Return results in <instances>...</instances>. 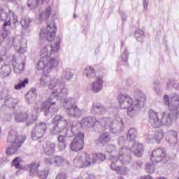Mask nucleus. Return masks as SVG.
<instances>
[{
	"label": "nucleus",
	"mask_w": 179,
	"mask_h": 179,
	"mask_svg": "<svg viewBox=\"0 0 179 179\" xmlns=\"http://www.w3.org/2000/svg\"><path fill=\"white\" fill-rule=\"evenodd\" d=\"M40 85L42 87L48 86L49 89L52 90L51 97H55L57 100H64L62 106L67 113V115L75 118L82 116L83 110H80L76 105V103L79 101V94H76L66 99L68 97L69 91L65 87V83L62 81V78H51L48 76H43L40 79Z\"/></svg>",
	"instance_id": "obj_1"
},
{
	"label": "nucleus",
	"mask_w": 179,
	"mask_h": 179,
	"mask_svg": "<svg viewBox=\"0 0 179 179\" xmlns=\"http://www.w3.org/2000/svg\"><path fill=\"white\" fill-rule=\"evenodd\" d=\"M80 125L81 128H92L95 132L109 131L115 135L121 134L124 131V122L120 116H116L114 120L110 117H103L99 120L94 117H86L80 120Z\"/></svg>",
	"instance_id": "obj_2"
},
{
	"label": "nucleus",
	"mask_w": 179,
	"mask_h": 179,
	"mask_svg": "<svg viewBox=\"0 0 179 179\" xmlns=\"http://www.w3.org/2000/svg\"><path fill=\"white\" fill-rule=\"evenodd\" d=\"M136 136H138V129L136 128L129 129L127 134V140L129 142L131 148L122 147L119 149V159L124 164L130 163L131 157H132L131 153H134L137 157H141L143 155L145 148L142 143L135 141Z\"/></svg>",
	"instance_id": "obj_3"
},
{
	"label": "nucleus",
	"mask_w": 179,
	"mask_h": 179,
	"mask_svg": "<svg viewBox=\"0 0 179 179\" xmlns=\"http://www.w3.org/2000/svg\"><path fill=\"white\" fill-rule=\"evenodd\" d=\"M136 100L134 101L132 98L127 94H120L117 100L121 108L127 109V114L130 118H134L138 111H141L142 107H145L146 95L140 90L135 92Z\"/></svg>",
	"instance_id": "obj_4"
},
{
	"label": "nucleus",
	"mask_w": 179,
	"mask_h": 179,
	"mask_svg": "<svg viewBox=\"0 0 179 179\" xmlns=\"http://www.w3.org/2000/svg\"><path fill=\"white\" fill-rule=\"evenodd\" d=\"M61 39H59L53 45H46L42 50H41V59L37 64L38 71H44L50 73L47 62H48V57L54 52H57L61 48Z\"/></svg>",
	"instance_id": "obj_5"
},
{
	"label": "nucleus",
	"mask_w": 179,
	"mask_h": 179,
	"mask_svg": "<svg viewBox=\"0 0 179 179\" xmlns=\"http://www.w3.org/2000/svg\"><path fill=\"white\" fill-rule=\"evenodd\" d=\"M26 141V135H17V132L15 130H11L7 137V142L11 145L6 149L8 156H12L17 152L19 148L23 145Z\"/></svg>",
	"instance_id": "obj_6"
},
{
	"label": "nucleus",
	"mask_w": 179,
	"mask_h": 179,
	"mask_svg": "<svg viewBox=\"0 0 179 179\" xmlns=\"http://www.w3.org/2000/svg\"><path fill=\"white\" fill-rule=\"evenodd\" d=\"M10 65H13L14 72L17 73V75H20L24 69V62L13 59L10 64H5L1 66L0 70V76L1 78L10 76L12 73V66Z\"/></svg>",
	"instance_id": "obj_7"
},
{
	"label": "nucleus",
	"mask_w": 179,
	"mask_h": 179,
	"mask_svg": "<svg viewBox=\"0 0 179 179\" xmlns=\"http://www.w3.org/2000/svg\"><path fill=\"white\" fill-rule=\"evenodd\" d=\"M52 123L53 126L50 127V134L53 136L64 134L69 124L65 117L61 115H57L52 120Z\"/></svg>",
	"instance_id": "obj_8"
},
{
	"label": "nucleus",
	"mask_w": 179,
	"mask_h": 179,
	"mask_svg": "<svg viewBox=\"0 0 179 179\" xmlns=\"http://www.w3.org/2000/svg\"><path fill=\"white\" fill-rule=\"evenodd\" d=\"M37 118H38V106H34L29 115L26 113H17L15 114L16 122H24V121H27V125H31L34 121H36Z\"/></svg>",
	"instance_id": "obj_9"
},
{
	"label": "nucleus",
	"mask_w": 179,
	"mask_h": 179,
	"mask_svg": "<svg viewBox=\"0 0 179 179\" xmlns=\"http://www.w3.org/2000/svg\"><path fill=\"white\" fill-rule=\"evenodd\" d=\"M74 166L78 169H85L89 167L94 161L92 159L90 155L87 154H78L73 162Z\"/></svg>",
	"instance_id": "obj_10"
},
{
	"label": "nucleus",
	"mask_w": 179,
	"mask_h": 179,
	"mask_svg": "<svg viewBox=\"0 0 179 179\" xmlns=\"http://www.w3.org/2000/svg\"><path fill=\"white\" fill-rule=\"evenodd\" d=\"M55 33H57V26L55 22H47V27L45 29L41 31V38H45L47 41H54L55 38Z\"/></svg>",
	"instance_id": "obj_11"
},
{
	"label": "nucleus",
	"mask_w": 179,
	"mask_h": 179,
	"mask_svg": "<svg viewBox=\"0 0 179 179\" xmlns=\"http://www.w3.org/2000/svg\"><path fill=\"white\" fill-rule=\"evenodd\" d=\"M132 160V157H131V160H130V163ZM110 162H111V164H110V169L111 170H113V171H115L117 173V174H120L122 176H127V174H128V173H129V170L128 169V168L125 167V166H118L117 164H115L116 163H118V162H121L122 164H129L130 163H127V164H124L122 163V161L120 160V151H118V157L117 156H113L110 158Z\"/></svg>",
	"instance_id": "obj_12"
},
{
	"label": "nucleus",
	"mask_w": 179,
	"mask_h": 179,
	"mask_svg": "<svg viewBox=\"0 0 179 179\" xmlns=\"http://www.w3.org/2000/svg\"><path fill=\"white\" fill-rule=\"evenodd\" d=\"M164 103L166 106H168L170 111L177 113L179 108V94L174 93L170 97H169V95H164Z\"/></svg>",
	"instance_id": "obj_13"
},
{
	"label": "nucleus",
	"mask_w": 179,
	"mask_h": 179,
	"mask_svg": "<svg viewBox=\"0 0 179 179\" xmlns=\"http://www.w3.org/2000/svg\"><path fill=\"white\" fill-rule=\"evenodd\" d=\"M48 128V126L45 122L36 124L31 131L32 139H34V141H37V139H41V138H43V136L45 135Z\"/></svg>",
	"instance_id": "obj_14"
},
{
	"label": "nucleus",
	"mask_w": 179,
	"mask_h": 179,
	"mask_svg": "<svg viewBox=\"0 0 179 179\" xmlns=\"http://www.w3.org/2000/svg\"><path fill=\"white\" fill-rule=\"evenodd\" d=\"M161 118L162 125H171L178 120L179 111L163 112Z\"/></svg>",
	"instance_id": "obj_15"
},
{
	"label": "nucleus",
	"mask_w": 179,
	"mask_h": 179,
	"mask_svg": "<svg viewBox=\"0 0 179 179\" xmlns=\"http://www.w3.org/2000/svg\"><path fill=\"white\" fill-rule=\"evenodd\" d=\"M0 100H4V104L8 108H13L17 104V101L10 94L9 90H3L0 95Z\"/></svg>",
	"instance_id": "obj_16"
},
{
	"label": "nucleus",
	"mask_w": 179,
	"mask_h": 179,
	"mask_svg": "<svg viewBox=\"0 0 179 179\" xmlns=\"http://www.w3.org/2000/svg\"><path fill=\"white\" fill-rule=\"evenodd\" d=\"M84 141L85 134L80 133L76 136L70 145V148L73 152H79V150H82V149H83Z\"/></svg>",
	"instance_id": "obj_17"
},
{
	"label": "nucleus",
	"mask_w": 179,
	"mask_h": 179,
	"mask_svg": "<svg viewBox=\"0 0 179 179\" xmlns=\"http://www.w3.org/2000/svg\"><path fill=\"white\" fill-rule=\"evenodd\" d=\"M111 104L104 106L100 103H94L90 109L91 114H93L94 115H103V114H106V113H107L108 109L111 108Z\"/></svg>",
	"instance_id": "obj_18"
},
{
	"label": "nucleus",
	"mask_w": 179,
	"mask_h": 179,
	"mask_svg": "<svg viewBox=\"0 0 179 179\" xmlns=\"http://www.w3.org/2000/svg\"><path fill=\"white\" fill-rule=\"evenodd\" d=\"M149 123L152 128H160L162 127V119L159 117V113L150 110L148 112Z\"/></svg>",
	"instance_id": "obj_19"
},
{
	"label": "nucleus",
	"mask_w": 179,
	"mask_h": 179,
	"mask_svg": "<svg viewBox=\"0 0 179 179\" xmlns=\"http://www.w3.org/2000/svg\"><path fill=\"white\" fill-rule=\"evenodd\" d=\"M67 122L69 123V125H71V127L66 128V136H68V138H72L73 136H75V135L78 136L79 134H83L79 132V127L80 125V123H79V122L75 121L71 123V122L67 121Z\"/></svg>",
	"instance_id": "obj_20"
},
{
	"label": "nucleus",
	"mask_w": 179,
	"mask_h": 179,
	"mask_svg": "<svg viewBox=\"0 0 179 179\" xmlns=\"http://www.w3.org/2000/svg\"><path fill=\"white\" fill-rule=\"evenodd\" d=\"M166 157V151L162 148H157L152 152L150 160L152 163H160Z\"/></svg>",
	"instance_id": "obj_21"
},
{
	"label": "nucleus",
	"mask_w": 179,
	"mask_h": 179,
	"mask_svg": "<svg viewBox=\"0 0 179 179\" xmlns=\"http://www.w3.org/2000/svg\"><path fill=\"white\" fill-rule=\"evenodd\" d=\"M110 141H111V135L108 132H105L99 136V138L96 141V143L98 146H103L105 143H108Z\"/></svg>",
	"instance_id": "obj_22"
},
{
	"label": "nucleus",
	"mask_w": 179,
	"mask_h": 179,
	"mask_svg": "<svg viewBox=\"0 0 179 179\" xmlns=\"http://www.w3.org/2000/svg\"><path fill=\"white\" fill-rule=\"evenodd\" d=\"M91 90L94 93H99L103 89V80L101 78H96V80L90 84Z\"/></svg>",
	"instance_id": "obj_23"
},
{
	"label": "nucleus",
	"mask_w": 179,
	"mask_h": 179,
	"mask_svg": "<svg viewBox=\"0 0 179 179\" xmlns=\"http://www.w3.org/2000/svg\"><path fill=\"white\" fill-rule=\"evenodd\" d=\"M51 106H55V101H53L52 98L50 97L46 102L43 103V106H42V111H43L45 117L50 114Z\"/></svg>",
	"instance_id": "obj_24"
},
{
	"label": "nucleus",
	"mask_w": 179,
	"mask_h": 179,
	"mask_svg": "<svg viewBox=\"0 0 179 179\" xmlns=\"http://www.w3.org/2000/svg\"><path fill=\"white\" fill-rule=\"evenodd\" d=\"M10 16L15 17V13L9 9H0V20H6L7 19H10Z\"/></svg>",
	"instance_id": "obj_25"
},
{
	"label": "nucleus",
	"mask_w": 179,
	"mask_h": 179,
	"mask_svg": "<svg viewBox=\"0 0 179 179\" xmlns=\"http://www.w3.org/2000/svg\"><path fill=\"white\" fill-rule=\"evenodd\" d=\"M40 167L39 162H32L31 164L27 165V169L29 171V176L33 177V176L37 175L38 173V168Z\"/></svg>",
	"instance_id": "obj_26"
},
{
	"label": "nucleus",
	"mask_w": 179,
	"mask_h": 179,
	"mask_svg": "<svg viewBox=\"0 0 179 179\" xmlns=\"http://www.w3.org/2000/svg\"><path fill=\"white\" fill-rule=\"evenodd\" d=\"M13 45L16 51H18V52H20V54H24V52L27 51V48L22 47V42H20V40L18 38L13 39Z\"/></svg>",
	"instance_id": "obj_27"
},
{
	"label": "nucleus",
	"mask_w": 179,
	"mask_h": 179,
	"mask_svg": "<svg viewBox=\"0 0 179 179\" xmlns=\"http://www.w3.org/2000/svg\"><path fill=\"white\" fill-rule=\"evenodd\" d=\"M25 97L29 104H32V103H34V101H36V99H37L36 89L32 88L31 90H29L26 94Z\"/></svg>",
	"instance_id": "obj_28"
},
{
	"label": "nucleus",
	"mask_w": 179,
	"mask_h": 179,
	"mask_svg": "<svg viewBox=\"0 0 179 179\" xmlns=\"http://www.w3.org/2000/svg\"><path fill=\"white\" fill-rule=\"evenodd\" d=\"M57 145L55 143L47 142L44 148V152L48 156L52 155L55 152V148Z\"/></svg>",
	"instance_id": "obj_29"
},
{
	"label": "nucleus",
	"mask_w": 179,
	"mask_h": 179,
	"mask_svg": "<svg viewBox=\"0 0 179 179\" xmlns=\"http://www.w3.org/2000/svg\"><path fill=\"white\" fill-rule=\"evenodd\" d=\"M48 70L49 72L51 71L52 68H56V66H58V64H59V60L58 58H50V56L48 57Z\"/></svg>",
	"instance_id": "obj_30"
},
{
	"label": "nucleus",
	"mask_w": 179,
	"mask_h": 179,
	"mask_svg": "<svg viewBox=\"0 0 179 179\" xmlns=\"http://www.w3.org/2000/svg\"><path fill=\"white\" fill-rule=\"evenodd\" d=\"M31 23V20L29 17H24L21 20V25L22 29L25 30L27 33L30 30V24Z\"/></svg>",
	"instance_id": "obj_31"
},
{
	"label": "nucleus",
	"mask_w": 179,
	"mask_h": 179,
	"mask_svg": "<svg viewBox=\"0 0 179 179\" xmlns=\"http://www.w3.org/2000/svg\"><path fill=\"white\" fill-rule=\"evenodd\" d=\"M84 73L88 79H93L96 78V71L92 66H87L84 70Z\"/></svg>",
	"instance_id": "obj_32"
},
{
	"label": "nucleus",
	"mask_w": 179,
	"mask_h": 179,
	"mask_svg": "<svg viewBox=\"0 0 179 179\" xmlns=\"http://www.w3.org/2000/svg\"><path fill=\"white\" fill-rule=\"evenodd\" d=\"M29 83V78H20L18 83L14 86L15 90H22Z\"/></svg>",
	"instance_id": "obj_33"
},
{
	"label": "nucleus",
	"mask_w": 179,
	"mask_h": 179,
	"mask_svg": "<svg viewBox=\"0 0 179 179\" xmlns=\"http://www.w3.org/2000/svg\"><path fill=\"white\" fill-rule=\"evenodd\" d=\"M50 16H51V7L49 6L39 15L38 20L43 22L47 20Z\"/></svg>",
	"instance_id": "obj_34"
},
{
	"label": "nucleus",
	"mask_w": 179,
	"mask_h": 179,
	"mask_svg": "<svg viewBox=\"0 0 179 179\" xmlns=\"http://www.w3.org/2000/svg\"><path fill=\"white\" fill-rule=\"evenodd\" d=\"M90 157L94 161V162H92V164L100 163V162H104V160H106V155L101 153L95 154Z\"/></svg>",
	"instance_id": "obj_35"
},
{
	"label": "nucleus",
	"mask_w": 179,
	"mask_h": 179,
	"mask_svg": "<svg viewBox=\"0 0 179 179\" xmlns=\"http://www.w3.org/2000/svg\"><path fill=\"white\" fill-rule=\"evenodd\" d=\"M169 134L171 136V138L168 140L169 143L170 145H176L178 141L177 138L178 134L174 130L169 131Z\"/></svg>",
	"instance_id": "obj_36"
},
{
	"label": "nucleus",
	"mask_w": 179,
	"mask_h": 179,
	"mask_svg": "<svg viewBox=\"0 0 179 179\" xmlns=\"http://www.w3.org/2000/svg\"><path fill=\"white\" fill-rule=\"evenodd\" d=\"M45 0H28L27 6L30 9H36L41 2H44Z\"/></svg>",
	"instance_id": "obj_37"
},
{
	"label": "nucleus",
	"mask_w": 179,
	"mask_h": 179,
	"mask_svg": "<svg viewBox=\"0 0 179 179\" xmlns=\"http://www.w3.org/2000/svg\"><path fill=\"white\" fill-rule=\"evenodd\" d=\"M135 38L139 43H142L143 41V38H145V32L141 29H137L134 34Z\"/></svg>",
	"instance_id": "obj_38"
},
{
	"label": "nucleus",
	"mask_w": 179,
	"mask_h": 179,
	"mask_svg": "<svg viewBox=\"0 0 179 179\" xmlns=\"http://www.w3.org/2000/svg\"><path fill=\"white\" fill-rule=\"evenodd\" d=\"M64 162H65V159L61 156H55L53 157V165L59 167V166H62Z\"/></svg>",
	"instance_id": "obj_39"
},
{
	"label": "nucleus",
	"mask_w": 179,
	"mask_h": 179,
	"mask_svg": "<svg viewBox=\"0 0 179 179\" xmlns=\"http://www.w3.org/2000/svg\"><path fill=\"white\" fill-rule=\"evenodd\" d=\"M163 138H164V132L163 131H156L153 136V139L158 143H160Z\"/></svg>",
	"instance_id": "obj_40"
},
{
	"label": "nucleus",
	"mask_w": 179,
	"mask_h": 179,
	"mask_svg": "<svg viewBox=\"0 0 179 179\" xmlns=\"http://www.w3.org/2000/svg\"><path fill=\"white\" fill-rule=\"evenodd\" d=\"M106 152L107 153H109V155H111L110 159L113 157V156H115V153H117V147L113 145H109L106 148Z\"/></svg>",
	"instance_id": "obj_41"
},
{
	"label": "nucleus",
	"mask_w": 179,
	"mask_h": 179,
	"mask_svg": "<svg viewBox=\"0 0 179 179\" xmlns=\"http://www.w3.org/2000/svg\"><path fill=\"white\" fill-rule=\"evenodd\" d=\"M39 178L45 179L48 177V174H50V171L48 169H43L42 171H38L36 173Z\"/></svg>",
	"instance_id": "obj_42"
},
{
	"label": "nucleus",
	"mask_w": 179,
	"mask_h": 179,
	"mask_svg": "<svg viewBox=\"0 0 179 179\" xmlns=\"http://www.w3.org/2000/svg\"><path fill=\"white\" fill-rule=\"evenodd\" d=\"M155 164L156 163L152 162V164L148 163V164H145V169L146 173H148V174H153V173H155Z\"/></svg>",
	"instance_id": "obj_43"
},
{
	"label": "nucleus",
	"mask_w": 179,
	"mask_h": 179,
	"mask_svg": "<svg viewBox=\"0 0 179 179\" xmlns=\"http://www.w3.org/2000/svg\"><path fill=\"white\" fill-rule=\"evenodd\" d=\"M12 166L13 167H15V169H22V165H20V157H16L12 162Z\"/></svg>",
	"instance_id": "obj_44"
},
{
	"label": "nucleus",
	"mask_w": 179,
	"mask_h": 179,
	"mask_svg": "<svg viewBox=\"0 0 179 179\" xmlns=\"http://www.w3.org/2000/svg\"><path fill=\"white\" fill-rule=\"evenodd\" d=\"M125 137L124 136H121L119 138L117 143L120 145V146H122L121 148H127V149H131V145L129 146H125Z\"/></svg>",
	"instance_id": "obj_45"
},
{
	"label": "nucleus",
	"mask_w": 179,
	"mask_h": 179,
	"mask_svg": "<svg viewBox=\"0 0 179 179\" xmlns=\"http://www.w3.org/2000/svg\"><path fill=\"white\" fill-rule=\"evenodd\" d=\"M8 38V31L2 29L0 31V44H2V41Z\"/></svg>",
	"instance_id": "obj_46"
},
{
	"label": "nucleus",
	"mask_w": 179,
	"mask_h": 179,
	"mask_svg": "<svg viewBox=\"0 0 179 179\" xmlns=\"http://www.w3.org/2000/svg\"><path fill=\"white\" fill-rule=\"evenodd\" d=\"M143 166V163H142L140 161L138 162H134L132 165L131 167L134 169V170H140L142 166Z\"/></svg>",
	"instance_id": "obj_47"
},
{
	"label": "nucleus",
	"mask_w": 179,
	"mask_h": 179,
	"mask_svg": "<svg viewBox=\"0 0 179 179\" xmlns=\"http://www.w3.org/2000/svg\"><path fill=\"white\" fill-rule=\"evenodd\" d=\"M63 78H64L66 80H71V79L73 78V73L71 71H64L63 73Z\"/></svg>",
	"instance_id": "obj_48"
},
{
	"label": "nucleus",
	"mask_w": 179,
	"mask_h": 179,
	"mask_svg": "<svg viewBox=\"0 0 179 179\" xmlns=\"http://www.w3.org/2000/svg\"><path fill=\"white\" fill-rule=\"evenodd\" d=\"M66 138H68V136L66 131H64V135L59 134L57 136V142L66 143Z\"/></svg>",
	"instance_id": "obj_49"
},
{
	"label": "nucleus",
	"mask_w": 179,
	"mask_h": 179,
	"mask_svg": "<svg viewBox=\"0 0 179 179\" xmlns=\"http://www.w3.org/2000/svg\"><path fill=\"white\" fill-rule=\"evenodd\" d=\"M121 59L123 62H127L128 61V50L124 48L122 52Z\"/></svg>",
	"instance_id": "obj_50"
},
{
	"label": "nucleus",
	"mask_w": 179,
	"mask_h": 179,
	"mask_svg": "<svg viewBox=\"0 0 179 179\" xmlns=\"http://www.w3.org/2000/svg\"><path fill=\"white\" fill-rule=\"evenodd\" d=\"M44 162L45 164L54 165V157H47L45 158Z\"/></svg>",
	"instance_id": "obj_51"
},
{
	"label": "nucleus",
	"mask_w": 179,
	"mask_h": 179,
	"mask_svg": "<svg viewBox=\"0 0 179 179\" xmlns=\"http://www.w3.org/2000/svg\"><path fill=\"white\" fill-rule=\"evenodd\" d=\"M8 47H9V45H6V46H3L0 49V55L1 57H5V55H6V52H8Z\"/></svg>",
	"instance_id": "obj_52"
},
{
	"label": "nucleus",
	"mask_w": 179,
	"mask_h": 179,
	"mask_svg": "<svg viewBox=\"0 0 179 179\" xmlns=\"http://www.w3.org/2000/svg\"><path fill=\"white\" fill-rule=\"evenodd\" d=\"M66 145H68V143L58 142L57 148L59 150H65L66 149Z\"/></svg>",
	"instance_id": "obj_53"
},
{
	"label": "nucleus",
	"mask_w": 179,
	"mask_h": 179,
	"mask_svg": "<svg viewBox=\"0 0 179 179\" xmlns=\"http://www.w3.org/2000/svg\"><path fill=\"white\" fill-rule=\"evenodd\" d=\"M68 177L66 176V173H60L56 177V179H67Z\"/></svg>",
	"instance_id": "obj_54"
},
{
	"label": "nucleus",
	"mask_w": 179,
	"mask_h": 179,
	"mask_svg": "<svg viewBox=\"0 0 179 179\" xmlns=\"http://www.w3.org/2000/svg\"><path fill=\"white\" fill-rule=\"evenodd\" d=\"M5 22L3 24V30H6L5 28L8 26H10V18H8L7 20H4Z\"/></svg>",
	"instance_id": "obj_55"
},
{
	"label": "nucleus",
	"mask_w": 179,
	"mask_h": 179,
	"mask_svg": "<svg viewBox=\"0 0 179 179\" xmlns=\"http://www.w3.org/2000/svg\"><path fill=\"white\" fill-rule=\"evenodd\" d=\"M154 89L157 93H160V87H159V83H154Z\"/></svg>",
	"instance_id": "obj_56"
},
{
	"label": "nucleus",
	"mask_w": 179,
	"mask_h": 179,
	"mask_svg": "<svg viewBox=\"0 0 179 179\" xmlns=\"http://www.w3.org/2000/svg\"><path fill=\"white\" fill-rule=\"evenodd\" d=\"M120 15L122 16V19L123 20H127V15H125V13H124V11H120Z\"/></svg>",
	"instance_id": "obj_57"
},
{
	"label": "nucleus",
	"mask_w": 179,
	"mask_h": 179,
	"mask_svg": "<svg viewBox=\"0 0 179 179\" xmlns=\"http://www.w3.org/2000/svg\"><path fill=\"white\" fill-rule=\"evenodd\" d=\"M148 5H149V0H143L144 9H148Z\"/></svg>",
	"instance_id": "obj_58"
},
{
	"label": "nucleus",
	"mask_w": 179,
	"mask_h": 179,
	"mask_svg": "<svg viewBox=\"0 0 179 179\" xmlns=\"http://www.w3.org/2000/svg\"><path fill=\"white\" fill-rule=\"evenodd\" d=\"M141 179H153L152 176L150 175L145 176H141Z\"/></svg>",
	"instance_id": "obj_59"
},
{
	"label": "nucleus",
	"mask_w": 179,
	"mask_h": 179,
	"mask_svg": "<svg viewBox=\"0 0 179 179\" xmlns=\"http://www.w3.org/2000/svg\"><path fill=\"white\" fill-rule=\"evenodd\" d=\"M57 112H58V108H57V107L52 108V114H55V113H57Z\"/></svg>",
	"instance_id": "obj_60"
},
{
	"label": "nucleus",
	"mask_w": 179,
	"mask_h": 179,
	"mask_svg": "<svg viewBox=\"0 0 179 179\" xmlns=\"http://www.w3.org/2000/svg\"><path fill=\"white\" fill-rule=\"evenodd\" d=\"M174 89H176L177 90H179V83H174L173 85Z\"/></svg>",
	"instance_id": "obj_61"
},
{
	"label": "nucleus",
	"mask_w": 179,
	"mask_h": 179,
	"mask_svg": "<svg viewBox=\"0 0 179 179\" xmlns=\"http://www.w3.org/2000/svg\"><path fill=\"white\" fill-rule=\"evenodd\" d=\"M95 177H94V175H90L89 176V179H94Z\"/></svg>",
	"instance_id": "obj_62"
},
{
	"label": "nucleus",
	"mask_w": 179,
	"mask_h": 179,
	"mask_svg": "<svg viewBox=\"0 0 179 179\" xmlns=\"http://www.w3.org/2000/svg\"><path fill=\"white\" fill-rule=\"evenodd\" d=\"M170 86H171V82H169V83H167L168 89H170Z\"/></svg>",
	"instance_id": "obj_63"
},
{
	"label": "nucleus",
	"mask_w": 179,
	"mask_h": 179,
	"mask_svg": "<svg viewBox=\"0 0 179 179\" xmlns=\"http://www.w3.org/2000/svg\"><path fill=\"white\" fill-rule=\"evenodd\" d=\"M117 179H125V178H124V177H122V176H120L117 178Z\"/></svg>",
	"instance_id": "obj_64"
}]
</instances>
